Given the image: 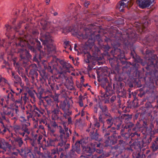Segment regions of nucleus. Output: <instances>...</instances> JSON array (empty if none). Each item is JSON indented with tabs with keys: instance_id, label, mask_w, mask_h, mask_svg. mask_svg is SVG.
Masks as SVG:
<instances>
[{
	"instance_id": "nucleus-53",
	"label": "nucleus",
	"mask_w": 158,
	"mask_h": 158,
	"mask_svg": "<svg viewBox=\"0 0 158 158\" xmlns=\"http://www.w3.org/2000/svg\"><path fill=\"white\" fill-rule=\"evenodd\" d=\"M10 91H11V93H12V94L14 95V97L15 94L16 96V99H17L19 96L20 94L22 92V90L21 89H20L19 93H15L11 89H10Z\"/></svg>"
},
{
	"instance_id": "nucleus-2",
	"label": "nucleus",
	"mask_w": 158,
	"mask_h": 158,
	"mask_svg": "<svg viewBox=\"0 0 158 158\" xmlns=\"http://www.w3.org/2000/svg\"><path fill=\"white\" fill-rule=\"evenodd\" d=\"M111 53L116 60L112 59L110 60L112 69L110 70V73L109 72L108 75L114 74L116 80L122 81L123 78L122 77L123 74L121 73L120 66H122V69L124 70L125 69L130 67L131 65V63L126 61L124 54L120 49H115L111 51Z\"/></svg>"
},
{
	"instance_id": "nucleus-8",
	"label": "nucleus",
	"mask_w": 158,
	"mask_h": 158,
	"mask_svg": "<svg viewBox=\"0 0 158 158\" xmlns=\"http://www.w3.org/2000/svg\"><path fill=\"white\" fill-rule=\"evenodd\" d=\"M23 23V21H20L18 23L17 26H15L14 28L8 24L5 25L6 30V35L8 39H13L15 37L19 31V29L20 28V25Z\"/></svg>"
},
{
	"instance_id": "nucleus-12",
	"label": "nucleus",
	"mask_w": 158,
	"mask_h": 158,
	"mask_svg": "<svg viewBox=\"0 0 158 158\" xmlns=\"http://www.w3.org/2000/svg\"><path fill=\"white\" fill-rule=\"evenodd\" d=\"M29 71L27 74V75L28 77L31 79V82L33 83L35 80H38V67L35 64H33L29 66Z\"/></svg>"
},
{
	"instance_id": "nucleus-56",
	"label": "nucleus",
	"mask_w": 158,
	"mask_h": 158,
	"mask_svg": "<svg viewBox=\"0 0 158 158\" xmlns=\"http://www.w3.org/2000/svg\"><path fill=\"white\" fill-rule=\"evenodd\" d=\"M100 105L99 104H97L94 105V113H97L98 109L99 108H100Z\"/></svg>"
},
{
	"instance_id": "nucleus-24",
	"label": "nucleus",
	"mask_w": 158,
	"mask_h": 158,
	"mask_svg": "<svg viewBox=\"0 0 158 158\" xmlns=\"http://www.w3.org/2000/svg\"><path fill=\"white\" fill-rule=\"evenodd\" d=\"M119 119L118 117L116 116L110 117L109 118H107L106 120V125H108L107 127L111 128L114 123L115 121L117 122Z\"/></svg>"
},
{
	"instance_id": "nucleus-36",
	"label": "nucleus",
	"mask_w": 158,
	"mask_h": 158,
	"mask_svg": "<svg viewBox=\"0 0 158 158\" xmlns=\"http://www.w3.org/2000/svg\"><path fill=\"white\" fill-rule=\"evenodd\" d=\"M125 126L122 129H124L127 131H131V129L134 126V124L132 123L127 122Z\"/></svg>"
},
{
	"instance_id": "nucleus-19",
	"label": "nucleus",
	"mask_w": 158,
	"mask_h": 158,
	"mask_svg": "<svg viewBox=\"0 0 158 158\" xmlns=\"http://www.w3.org/2000/svg\"><path fill=\"white\" fill-rule=\"evenodd\" d=\"M148 144L146 143V142L143 141V139L141 141H138L133 143L132 146L135 149L138 151H141V149L144 146L146 147Z\"/></svg>"
},
{
	"instance_id": "nucleus-18",
	"label": "nucleus",
	"mask_w": 158,
	"mask_h": 158,
	"mask_svg": "<svg viewBox=\"0 0 158 158\" xmlns=\"http://www.w3.org/2000/svg\"><path fill=\"white\" fill-rule=\"evenodd\" d=\"M155 0H136V3L139 6L144 9L148 7L151 5Z\"/></svg>"
},
{
	"instance_id": "nucleus-4",
	"label": "nucleus",
	"mask_w": 158,
	"mask_h": 158,
	"mask_svg": "<svg viewBox=\"0 0 158 158\" xmlns=\"http://www.w3.org/2000/svg\"><path fill=\"white\" fill-rule=\"evenodd\" d=\"M29 49L32 52L35 53L33 60L34 61H38V58L41 60L42 57L45 55V53L43 51H41L42 46L41 45L40 42L36 39L32 38L29 39L28 41Z\"/></svg>"
},
{
	"instance_id": "nucleus-49",
	"label": "nucleus",
	"mask_w": 158,
	"mask_h": 158,
	"mask_svg": "<svg viewBox=\"0 0 158 158\" xmlns=\"http://www.w3.org/2000/svg\"><path fill=\"white\" fill-rule=\"evenodd\" d=\"M24 158H35V157L30 149Z\"/></svg>"
},
{
	"instance_id": "nucleus-31",
	"label": "nucleus",
	"mask_w": 158,
	"mask_h": 158,
	"mask_svg": "<svg viewBox=\"0 0 158 158\" xmlns=\"http://www.w3.org/2000/svg\"><path fill=\"white\" fill-rule=\"evenodd\" d=\"M30 125V123L28 122H26L25 123H23L21 126V131L25 132L28 135L30 133V131L28 127Z\"/></svg>"
},
{
	"instance_id": "nucleus-48",
	"label": "nucleus",
	"mask_w": 158,
	"mask_h": 158,
	"mask_svg": "<svg viewBox=\"0 0 158 158\" xmlns=\"http://www.w3.org/2000/svg\"><path fill=\"white\" fill-rule=\"evenodd\" d=\"M131 56L134 59L135 61L137 60L138 58V56L135 53V49H133V50L131 49Z\"/></svg>"
},
{
	"instance_id": "nucleus-46",
	"label": "nucleus",
	"mask_w": 158,
	"mask_h": 158,
	"mask_svg": "<svg viewBox=\"0 0 158 158\" xmlns=\"http://www.w3.org/2000/svg\"><path fill=\"white\" fill-rule=\"evenodd\" d=\"M76 152L72 148L68 153V155L70 158H76L77 156Z\"/></svg>"
},
{
	"instance_id": "nucleus-11",
	"label": "nucleus",
	"mask_w": 158,
	"mask_h": 158,
	"mask_svg": "<svg viewBox=\"0 0 158 158\" xmlns=\"http://www.w3.org/2000/svg\"><path fill=\"white\" fill-rule=\"evenodd\" d=\"M19 52L20 58V61L21 63H23V64H27L31 59V55L24 48L20 49Z\"/></svg>"
},
{
	"instance_id": "nucleus-64",
	"label": "nucleus",
	"mask_w": 158,
	"mask_h": 158,
	"mask_svg": "<svg viewBox=\"0 0 158 158\" xmlns=\"http://www.w3.org/2000/svg\"><path fill=\"white\" fill-rule=\"evenodd\" d=\"M49 126L54 127L55 128H56V127H57L58 128V126L57 125L55 122H54L52 123L51 124H49Z\"/></svg>"
},
{
	"instance_id": "nucleus-42",
	"label": "nucleus",
	"mask_w": 158,
	"mask_h": 158,
	"mask_svg": "<svg viewBox=\"0 0 158 158\" xmlns=\"http://www.w3.org/2000/svg\"><path fill=\"white\" fill-rule=\"evenodd\" d=\"M7 143V142L5 141V140L3 139H0V148H2V149L4 150H6V148L5 146Z\"/></svg>"
},
{
	"instance_id": "nucleus-13",
	"label": "nucleus",
	"mask_w": 158,
	"mask_h": 158,
	"mask_svg": "<svg viewBox=\"0 0 158 158\" xmlns=\"http://www.w3.org/2000/svg\"><path fill=\"white\" fill-rule=\"evenodd\" d=\"M120 36L119 38L117 40L118 41L120 44H124L126 47H128L129 45L132 44L135 40V38H131V35H121Z\"/></svg>"
},
{
	"instance_id": "nucleus-58",
	"label": "nucleus",
	"mask_w": 158,
	"mask_h": 158,
	"mask_svg": "<svg viewBox=\"0 0 158 158\" xmlns=\"http://www.w3.org/2000/svg\"><path fill=\"white\" fill-rule=\"evenodd\" d=\"M122 121H119L118 120L117 122H118V123L116 125L115 130L116 129L117 130H119L120 129V127L122 125Z\"/></svg>"
},
{
	"instance_id": "nucleus-16",
	"label": "nucleus",
	"mask_w": 158,
	"mask_h": 158,
	"mask_svg": "<svg viewBox=\"0 0 158 158\" xmlns=\"http://www.w3.org/2000/svg\"><path fill=\"white\" fill-rule=\"evenodd\" d=\"M63 114V113L60 110L58 104L57 103L54 107H52V119L53 120H58L59 115Z\"/></svg>"
},
{
	"instance_id": "nucleus-29",
	"label": "nucleus",
	"mask_w": 158,
	"mask_h": 158,
	"mask_svg": "<svg viewBox=\"0 0 158 158\" xmlns=\"http://www.w3.org/2000/svg\"><path fill=\"white\" fill-rule=\"evenodd\" d=\"M29 149L26 147L22 148L21 149H17L16 151L19 152V154L23 157L24 158L26 156L27 153H28Z\"/></svg>"
},
{
	"instance_id": "nucleus-57",
	"label": "nucleus",
	"mask_w": 158,
	"mask_h": 158,
	"mask_svg": "<svg viewBox=\"0 0 158 158\" xmlns=\"http://www.w3.org/2000/svg\"><path fill=\"white\" fill-rule=\"evenodd\" d=\"M95 123L94 124V127H96L98 128L100 127V122L98 121V119L96 118L94 120Z\"/></svg>"
},
{
	"instance_id": "nucleus-50",
	"label": "nucleus",
	"mask_w": 158,
	"mask_h": 158,
	"mask_svg": "<svg viewBox=\"0 0 158 158\" xmlns=\"http://www.w3.org/2000/svg\"><path fill=\"white\" fill-rule=\"evenodd\" d=\"M117 97L115 95L113 94L111 96H110V103H113L117 100Z\"/></svg>"
},
{
	"instance_id": "nucleus-33",
	"label": "nucleus",
	"mask_w": 158,
	"mask_h": 158,
	"mask_svg": "<svg viewBox=\"0 0 158 158\" xmlns=\"http://www.w3.org/2000/svg\"><path fill=\"white\" fill-rule=\"evenodd\" d=\"M123 2L122 1V0L120 1L119 4L116 6L117 8L122 12H123L124 11L123 8L129 5L128 3L127 4Z\"/></svg>"
},
{
	"instance_id": "nucleus-22",
	"label": "nucleus",
	"mask_w": 158,
	"mask_h": 158,
	"mask_svg": "<svg viewBox=\"0 0 158 158\" xmlns=\"http://www.w3.org/2000/svg\"><path fill=\"white\" fill-rule=\"evenodd\" d=\"M116 134H113L111 135L107 136V139L105 142L107 145L114 144L117 142Z\"/></svg>"
},
{
	"instance_id": "nucleus-61",
	"label": "nucleus",
	"mask_w": 158,
	"mask_h": 158,
	"mask_svg": "<svg viewBox=\"0 0 158 158\" xmlns=\"http://www.w3.org/2000/svg\"><path fill=\"white\" fill-rule=\"evenodd\" d=\"M7 83V81L5 79L2 77L0 75V83Z\"/></svg>"
},
{
	"instance_id": "nucleus-9",
	"label": "nucleus",
	"mask_w": 158,
	"mask_h": 158,
	"mask_svg": "<svg viewBox=\"0 0 158 158\" xmlns=\"http://www.w3.org/2000/svg\"><path fill=\"white\" fill-rule=\"evenodd\" d=\"M105 83L103 82L102 86L105 89V93H101V96L105 98H110V96L114 94V91L112 89L111 85L109 83L108 80L106 78L105 79Z\"/></svg>"
},
{
	"instance_id": "nucleus-26",
	"label": "nucleus",
	"mask_w": 158,
	"mask_h": 158,
	"mask_svg": "<svg viewBox=\"0 0 158 158\" xmlns=\"http://www.w3.org/2000/svg\"><path fill=\"white\" fill-rule=\"evenodd\" d=\"M118 117V118H119V120L122 121L123 119H124L125 123H127L131 121L132 118V115L131 114H124Z\"/></svg>"
},
{
	"instance_id": "nucleus-5",
	"label": "nucleus",
	"mask_w": 158,
	"mask_h": 158,
	"mask_svg": "<svg viewBox=\"0 0 158 158\" xmlns=\"http://www.w3.org/2000/svg\"><path fill=\"white\" fill-rule=\"evenodd\" d=\"M14 110L11 108L5 107L3 109L2 112H0V123L1 127L3 128V131L6 132L7 130V125L9 123L8 118L14 116Z\"/></svg>"
},
{
	"instance_id": "nucleus-38",
	"label": "nucleus",
	"mask_w": 158,
	"mask_h": 158,
	"mask_svg": "<svg viewBox=\"0 0 158 158\" xmlns=\"http://www.w3.org/2000/svg\"><path fill=\"white\" fill-rule=\"evenodd\" d=\"M27 107L28 109V112H30L33 114L34 113L35 111H36L35 109H36V107L34 105L32 106L31 104H29L28 105Z\"/></svg>"
},
{
	"instance_id": "nucleus-47",
	"label": "nucleus",
	"mask_w": 158,
	"mask_h": 158,
	"mask_svg": "<svg viewBox=\"0 0 158 158\" xmlns=\"http://www.w3.org/2000/svg\"><path fill=\"white\" fill-rule=\"evenodd\" d=\"M45 127H46L48 130V132H55L56 128L49 126V124L46 123L45 124Z\"/></svg>"
},
{
	"instance_id": "nucleus-60",
	"label": "nucleus",
	"mask_w": 158,
	"mask_h": 158,
	"mask_svg": "<svg viewBox=\"0 0 158 158\" xmlns=\"http://www.w3.org/2000/svg\"><path fill=\"white\" fill-rule=\"evenodd\" d=\"M34 90L33 91L31 90H29L28 91V93L29 96L32 98H35V95L34 92Z\"/></svg>"
},
{
	"instance_id": "nucleus-28",
	"label": "nucleus",
	"mask_w": 158,
	"mask_h": 158,
	"mask_svg": "<svg viewBox=\"0 0 158 158\" xmlns=\"http://www.w3.org/2000/svg\"><path fill=\"white\" fill-rule=\"evenodd\" d=\"M27 93H24L23 96L21 95L20 97L19 96L17 99H15V102H17V103H22L24 102L25 103L27 102V100L28 99V98L27 96Z\"/></svg>"
},
{
	"instance_id": "nucleus-39",
	"label": "nucleus",
	"mask_w": 158,
	"mask_h": 158,
	"mask_svg": "<svg viewBox=\"0 0 158 158\" xmlns=\"http://www.w3.org/2000/svg\"><path fill=\"white\" fill-rule=\"evenodd\" d=\"M35 111H35L34 113H35L36 115H37L39 117L41 116L40 114H44V110L37 107H36V109H35Z\"/></svg>"
},
{
	"instance_id": "nucleus-27",
	"label": "nucleus",
	"mask_w": 158,
	"mask_h": 158,
	"mask_svg": "<svg viewBox=\"0 0 158 158\" xmlns=\"http://www.w3.org/2000/svg\"><path fill=\"white\" fill-rule=\"evenodd\" d=\"M131 131H127L124 129H121L120 131L121 135L124 138V139L126 141L129 140Z\"/></svg>"
},
{
	"instance_id": "nucleus-43",
	"label": "nucleus",
	"mask_w": 158,
	"mask_h": 158,
	"mask_svg": "<svg viewBox=\"0 0 158 158\" xmlns=\"http://www.w3.org/2000/svg\"><path fill=\"white\" fill-rule=\"evenodd\" d=\"M85 98L84 96H82L80 95L79 96L78 98V100L77 102V103L78 104L79 106L81 107H83V100L85 99Z\"/></svg>"
},
{
	"instance_id": "nucleus-23",
	"label": "nucleus",
	"mask_w": 158,
	"mask_h": 158,
	"mask_svg": "<svg viewBox=\"0 0 158 158\" xmlns=\"http://www.w3.org/2000/svg\"><path fill=\"white\" fill-rule=\"evenodd\" d=\"M6 92L7 95L4 96V98L5 99L6 103L9 104L10 101L14 102L15 101V98L11 91L9 90H6Z\"/></svg>"
},
{
	"instance_id": "nucleus-6",
	"label": "nucleus",
	"mask_w": 158,
	"mask_h": 158,
	"mask_svg": "<svg viewBox=\"0 0 158 158\" xmlns=\"http://www.w3.org/2000/svg\"><path fill=\"white\" fill-rule=\"evenodd\" d=\"M143 131H144L143 133L146 135H149L150 137L148 138H144L143 141L146 142V143L148 144L150 143L152 140V138L154 137V135L156 132L153 129L154 127V125L152 123H149L148 120L144 119L143 121Z\"/></svg>"
},
{
	"instance_id": "nucleus-45",
	"label": "nucleus",
	"mask_w": 158,
	"mask_h": 158,
	"mask_svg": "<svg viewBox=\"0 0 158 158\" xmlns=\"http://www.w3.org/2000/svg\"><path fill=\"white\" fill-rule=\"evenodd\" d=\"M155 109V108H153V112H152L151 113H149L148 114V115L149 117H150V120L151 121H152L154 119V114L155 115H157L156 113H157V111H156Z\"/></svg>"
},
{
	"instance_id": "nucleus-34",
	"label": "nucleus",
	"mask_w": 158,
	"mask_h": 158,
	"mask_svg": "<svg viewBox=\"0 0 158 158\" xmlns=\"http://www.w3.org/2000/svg\"><path fill=\"white\" fill-rule=\"evenodd\" d=\"M58 139L57 138H54V139L48 138L45 144L46 146L49 147L50 146H53L54 145V142L58 141Z\"/></svg>"
},
{
	"instance_id": "nucleus-52",
	"label": "nucleus",
	"mask_w": 158,
	"mask_h": 158,
	"mask_svg": "<svg viewBox=\"0 0 158 158\" xmlns=\"http://www.w3.org/2000/svg\"><path fill=\"white\" fill-rule=\"evenodd\" d=\"M77 143H79L80 145L81 146L84 145V144H86L88 142L87 139H82L80 141L77 142Z\"/></svg>"
},
{
	"instance_id": "nucleus-32",
	"label": "nucleus",
	"mask_w": 158,
	"mask_h": 158,
	"mask_svg": "<svg viewBox=\"0 0 158 158\" xmlns=\"http://www.w3.org/2000/svg\"><path fill=\"white\" fill-rule=\"evenodd\" d=\"M80 146L79 143L76 142L74 144H73L72 148L78 154H80L81 153Z\"/></svg>"
},
{
	"instance_id": "nucleus-41",
	"label": "nucleus",
	"mask_w": 158,
	"mask_h": 158,
	"mask_svg": "<svg viewBox=\"0 0 158 158\" xmlns=\"http://www.w3.org/2000/svg\"><path fill=\"white\" fill-rule=\"evenodd\" d=\"M116 146L114 147V149L118 150V151L119 154H121L123 152V151L125 149V148L124 147L121 145H119V146Z\"/></svg>"
},
{
	"instance_id": "nucleus-25",
	"label": "nucleus",
	"mask_w": 158,
	"mask_h": 158,
	"mask_svg": "<svg viewBox=\"0 0 158 158\" xmlns=\"http://www.w3.org/2000/svg\"><path fill=\"white\" fill-rule=\"evenodd\" d=\"M59 62L62 67V68H61V70L65 69L66 72H70V69L72 68V66L71 64L62 60H60Z\"/></svg>"
},
{
	"instance_id": "nucleus-63",
	"label": "nucleus",
	"mask_w": 158,
	"mask_h": 158,
	"mask_svg": "<svg viewBox=\"0 0 158 158\" xmlns=\"http://www.w3.org/2000/svg\"><path fill=\"white\" fill-rule=\"evenodd\" d=\"M100 143H91V146H92V147H94L95 148V147L96 146L97 147L99 148L100 146Z\"/></svg>"
},
{
	"instance_id": "nucleus-54",
	"label": "nucleus",
	"mask_w": 158,
	"mask_h": 158,
	"mask_svg": "<svg viewBox=\"0 0 158 158\" xmlns=\"http://www.w3.org/2000/svg\"><path fill=\"white\" fill-rule=\"evenodd\" d=\"M48 133L51 136L53 139H54V137L55 138H57V137H58V135L56 134L55 132H48Z\"/></svg>"
},
{
	"instance_id": "nucleus-30",
	"label": "nucleus",
	"mask_w": 158,
	"mask_h": 158,
	"mask_svg": "<svg viewBox=\"0 0 158 158\" xmlns=\"http://www.w3.org/2000/svg\"><path fill=\"white\" fill-rule=\"evenodd\" d=\"M16 146L19 148H21L24 144V142L22 138L19 137L17 136L14 139Z\"/></svg>"
},
{
	"instance_id": "nucleus-17",
	"label": "nucleus",
	"mask_w": 158,
	"mask_h": 158,
	"mask_svg": "<svg viewBox=\"0 0 158 158\" xmlns=\"http://www.w3.org/2000/svg\"><path fill=\"white\" fill-rule=\"evenodd\" d=\"M102 133L104 137L106 138L107 136H109V135H111L113 134H117L115 127H112L111 128H108L106 127L105 128L103 127L102 128Z\"/></svg>"
},
{
	"instance_id": "nucleus-35",
	"label": "nucleus",
	"mask_w": 158,
	"mask_h": 158,
	"mask_svg": "<svg viewBox=\"0 0 158 158\" xmlns=\"http://www.w3.org/2000/svg\"><path fill=\"white\" fill-rule=\"evenodd\" d=\"M45 100L48 105L51 106L52 107L55 106L54 105L56 104V102H54V100L53 98L46 97Z\"/></svg>"
},
{
	"instance_id": "nucleus-15",
	"label": "nucleus",
	"mask_w": 158,
	"mask_h": 158,
	"mask_svg": "<svg viewBox=\"0 0 158 158\" xmlns=\"http://www.w3.org/2000/svg\"><path fill=\"white\" fill-rule=\"evenodd\" d=\"M58 63L54 60H52L50 63L46 66V69L48 72L52 73H58L57 69Z\"/></svg>"
},
{
	"instance_id": "nucleus-62",
	"label": "nucleus",
	"mask_w": 158,
	"mask_h": 158,
	"mask_svg": "<svg viewBox=\"0 0 158 158\" xmlns=\"http://www.w3.org/2000/svg\"><path fill=\"white\" fill-rule=\"evenodd\" d=\"M57 155L49 153L47 156L46 158H57Z\"/></svg>"
},
{
	"instance_id": "nucleus-3",
	"label": "nucleus",
	"mask_w": 158,
	"mask_h": 158,
	"mask_svg": "<svg viewBox=\"0 0 158 158\" xmlns=\"http://www.w3.org/2000/svg\"><path fill=\"white\" fill-rule=\"evenodd\" d=\"M40 23L42 27L40 34V40L44 45L45 51L48 54H54L56 52V46L53 44L50 32V23L44 19L42 20Z\"/></svg>"
},
{
	"instance_id": "nucleus-37",
	"label": "nucleus",
	"mask_w": 158,
	"mask_h": 158,
	"mask_svg": "<svg viewBox=\"0 0 158 158\" xmlns=\"http://www.w3.org/2000/svg\"><path fill=\"white\" fill-rule=\"evenodd\" d=\"M34 93L36 94L37 97L40 99L42 97V95L43 94L44 90V89L41 88H39L37 89V92H36L35 91H34Z\"/></svg>"
},
{
	"instance_id": "nucleus-14",
	"label": "nucleus",
	"mask_w": 158,
	"mask_h": 158,
	"mask_svg": "<svg viewBox=\"0 0 158 158\" xmlns=\"http://www.w3.org/2000/svg\"><path fill=\"white\" fill-rule=\"evenodd\" d=\"M98 130L95 129L91 125L86 130V131L89 132V135L91 139L95 141H100L99 139V134L98 133Z\"/></svg>"
},
{
	"instance_id": "nucleus-21",
	"label": "nucleus",
	"mask_w": 158,
	"mask_h": 158,
	"mask_svg": "<svg viewBox=\"0 0 158 158\" xmlns=\"http://www.w3.org/2000/svg\"><path fill=\"white\" fill-rule=\"evenodd\" d=\"M82 148L84 153L88 156H90L92 153L95 151V148L88 145H82Z\"/></svg>"
},
{
	"instance_id": "nucleus-20",
	"label": "nucleus",
	"mask_w": 158,
	"mask_h": 158,
	"mask_svg": "<svg viewBox=\"0 0 158 158\" xmlns=\"http://www.w3.org/2000/svg\"><path fill=\"white\" fill-rule=\"evenodd\" d=\"M40 80L41 82L44 83L45 82H46L47 80H48L49 84L51 88H53V85L52 84V83L50 82L51 81H49L48 77V74L44 70H42L40 72Z\"/></svg>"
},
{
	"instance_id": "nucleus-55",
	"label": "nucleus",
	"mask_w": 158,
	"mask_h": 158,
	"mask_svg": "<svg viewBox=\"0 0 158 158\" xmlns=\"http://www.w3.org/2000/svg\"><path fill=\"white\" fill-rule=\"evenodd\" d=\"M16 81L15 82V83H17L18 82L20 83L21 81V79L20 77L18 75H16L14 76V78Z\"/></svg>"
},
{
	"instance_id": "nucleus-7",
	"label": "nucleus",
	"mask_w": 158,
	"mask_h": 158,
	"mask_svg": "<svg viewBox=\"0 0 158 158\" xmlns=\"http://www.w3.org/2000/svg\"><path fill=\"white\" fill-rule=\"evenodd\" d=\"M58 129L60 135L59 137L58 146L62 147L69 139V136L71 134L72 131L68 128H66L64 130L61 126H59Z\"/></svg>"
},
{
	"instance_id": "nucleus-40",
	"label": "nucleus",
	"mask_w": 158,
	"mask_h": 158,
	"mask_svg": "<svg viewBox=\"0 0 158 158\" xmlns=\"http://www.w3.org/2000/svg\"><path fill=\"white\" fill-rule=\"evenodd\" d=\"M37 136V135H35V136L34 138H31V139H30V141H29V142L31 145L32 147H34L35 149L37 148V147H36L37 143L35 138V137H36Z\"/></svg>"
},
{
	"instance_id": "nucleus-59",
	"label": "nucleus",
	"mask_w": 158,
	"mask_h": 158,
	"mask_svg": "<svg viewBox=\"0 0 158 158\" xmlns=\"http://www.w3.org/2000/svg\"><path fill=\"white\" fill-rule=\"evenodd\" d=\"M5 146H6V149L7 148L8 151H11V149L12 148V146L10 144H9L8 142H7Z\"/></svg>"
},
{
	"instance_id": "nucleus-51",
	"label": "nucleus",
	"mask_w": 158,
	"mask_h": 158,
	"mask_svg": "<svg viewBox=\"0 0 158 158\" xmlns=\"http://www.w3.org/2000/svg\"><path fill=\"white\" fill-rule=\"evenodd\" d=\"M100 109L102 113H106L108 111L107 107L106 105H100Z\"/></svg>"
},
{
	"instance_id": "nucleus-10",
	"label": "nucleus",
	"mask_w": 158,
	"mask_h": 158,
	"mask_svg": "<svg viewBox=\"0 0 158 158\" xmlns=\"http://www.w3.org/2000/svg\"><path fill=\"white\" fill-rule=\"evenodd\" d=\"M39 32L37 30H35L32 31V36L28 35L26 37V40H24L23 39L20 38H19L18 39V40L17 41L15 44L16 46H20L21 47H24L26 46L27 44L29 45V44L28 43V41L29 40V39L31 38H32L34 39H36L38 40L36 38H35L34 37L38 35Z\"/></svg>"
},
{
	"instance_id": "nucleus-1",
	"label": "nucleus",
	"mask_w": 158,
	"mask_h": 158,
	"mask_svg": "<svg viewBox=\"0 0 158 158\" xmlns=\"http://www.w3.org/2000/svg\"><path fill=\"white\" fill-rule=\"evenodd\" d=\"M153 50L147 49L146 53L147 56L149 58L146 63L141 62V64L144 66L147 64V66L143 68L147 70L144 79L146 82L147 87L144 88L146 92L148 94L154 93V83L156 82L158 78V57L154 54Z\"/></svg>"
},
{
	"instance_id": "nucleus-44",
	"label": "nucleus",
	"mask_w": 158,
	"mask_h": 158,
	"mask_svg": "<svg viewBox=\"0 0 158 158\" xmlns=\"http://www.w3.org/2000/svg\"><path fill=\"white\" fill-rule=\"evenodd\" d=\"M13 127L14 131L17 133H19L21 131V126L19 125H14Z\"/></svg>"
}]
</instances>
